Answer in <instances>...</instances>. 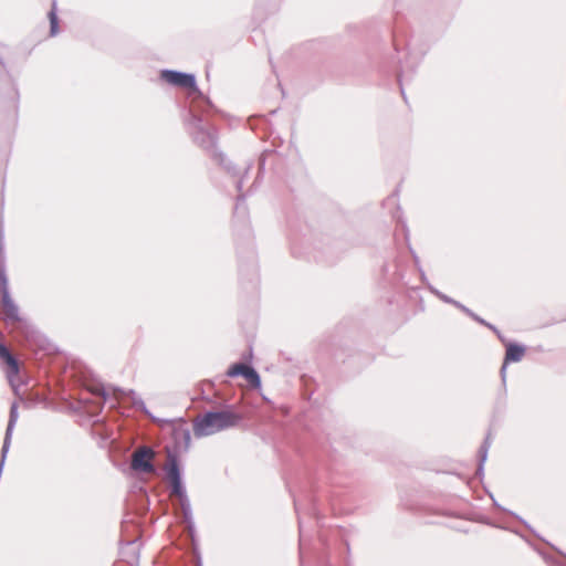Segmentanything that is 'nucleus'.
Returning <instances> with one entry per match:
<instances>
[{
	"mask_svg": "<svg viewBox=\"0 0 566 566\" xmlns=\"http://www.w3.org/2000/svg\"><path fill=\"white\" fill-rule=\"evenodd\" d=\"M153 458L154 451L151 449L146 447L139 448L133 453L132 468L136 471L150 473L154 471Z\"/></svg>",
	"mask_w": 566,
	"mask_h": 566,
	"instance_id": "nucleus-2",
	"label": "nucleus"
},
{
	"mask_svg": "<svg viewBox=\"0 0 566 566\" xmlns=\"http://www.w3.org/2000/svg\"><path fill=\"white\" fill-rule=\"evenodd\" d=\"M525 355V348L517 344H509L506 346L504 365L512 361H520Z\"/></svg>",
	"mask_w": 566,
	"mask_h": 566,
	"instance_id": "nucleus-5",
	"label": "nucleus"
},
{
	"mask_svg": "<svg viewBox=\"0 0 566 566\" xmlns=\"http://www.w3.org/2000/svg\"><path fill=\"white\" fill-rule=\"evenodd\" d=\"M160 78L172 86L182 88H195L196 85L195 77L192 75L176 71H161Z\"/></svg>",
	"mask_w": 566,
	"mask_h": 566,
	"instance_id": "nucleus-3",
	"label": "nucleus"
},
{
	"mask_svg": "<svg viewBox=\"0 0 566 566\" xmlns=\"http://www.w3.org/2000/svg\"><path fill=\"white\" fill-rule=\"evenodd\" d=\"M227 375L229 377L242 376L253 388H260V386H261V380H260L258 373L252 367H250L245 364L232 365L228 369Z\"/></svg>",
	"mask_w": 566,
	"mask_h": 566,
	"instance_id": "nucleus-4",
	"label": "nucleus"
},
{
	"mask_svg": "<svg viewBox=\"0 0 566 566\" xmlns=\"http://www.w3.org/2000/svg\"><path fill=\"white\" fill-rule=\"evenodd\" d=\"M239 420L240 417L238 415L228 410L208 412L195 421L193 433L196 437L211 436L234 427Z\"/></svg>",
	"mask_w": 566,
	"mask_h": 566,
	"instance_id": "nucleus-1",
	"label": "nucleus"
},
{
	"mask_svg": "<svg viewBox=\"0 0 566 566\" xmlns=\"http://www.w3.org/2000/svg\"><path fill=\"white\" fill-rule=\"evenodd\" d=\"M49 19L51 24V34L55 35L59 31V21L55 12V7H53L52 10L49 12Z\"/></svg>",
	"mask_w": 566,
	"mask_h": 566,
	"instance_id": "nucleus-6",
	"label": "nucleus"
}]
</instances>
